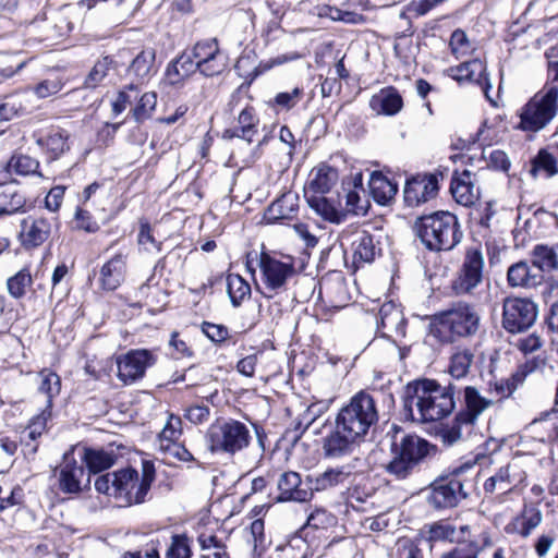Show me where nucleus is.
Listing matches in <instances>:
<instances>
[{"label":"nucleus","mask_w":558,"mask_h":558,"mask_svg":"<svg viewBox=\"0 0 558 558\" xmlns=\"http://www.w3.org/2000/svg\"><path fill=\"white\" fill-rule=\"evenodd\" d=\"M460 392L461 387L454 383L442 387L434 379L415 380L407 386L404 411L412 421H439L452 413L456 408L454 395Z\"/></svg>","instance_id":"obj_1"},{"label":"nucleus","mask_w":558,"mask_h":558,"mask_svg":"<svg viewBox=\"0 0 558 558\" xmlns=\"http://www.w3.org/2000/svg\"><path fill=\"white\" fill-rule=\"evenodd\" d=\"M391 437L390 451L392 459L386 465V472L396 480H405L418 469L428 457L437 451L435 445L416 435L405 434L403 429L392 424L387 432Z\"/></svg>","instance_id":"obj_2"},{"label":"nucleus","mask_w":558,"mask_h":558,"mask_svg":"<svg viewBox=\"0 0 558 558\" xmlns=\"http://www.w3.org/2000/svg\"><path fill=\"white\" fill-rule=\"evenodd\" d=\"M480 326L481 315L476 305L460 301L433 316L429 335L439 343H453L475 336Z\"/></svg>","instance_id":"obj_3"},{"label":"nucleus","mask_w":558,"mask_h":558,"mask_svg":"<svg viewBox=\"0 0 558 558\" xmlns=\"http://www.w3.org/2000/svg\"><path fill=\"white\" fill-rule=\"evenodd\" d=\"M414 231L422 244L432 252L451 251L463 238L457 216L445 210L418 217Z\"/></svg>","instance_id":"obj_4"},{"label":"nucleus","mask_w":558,"mask_h":558,"mask_svg":"<svg viewBox=\"0 0 558 558\" xmlns=\"http://www.w3.org/2000/svg\"><path fill=\"white\" fill-rule=\"evenodd\" d=\"M558 114V86L544 85L520 109L517 129L525 133L545 130Z\"/></svg>","instance_id":"obj_5"},{"label":"nucleus","mask_w":558,"mask_h":558,"mask_svg":"<svg viewBox=\"0 0 558 558\" xmlns=\"http://www.w3.org/2000/svg\"><path fill=\"white\" fill-rule=\"evenodd\" d=\"M378 422L377 404L374 397L365 391L355 393L339 411L337 427L360 439Z\"/></svg>","instance_id":"obj_6"},{"label":"nucleus","mask_w":558,"mask_h":558,"mask_svg":"<svg viewBox=\"0 0 558 558\" xmlns=\"http://www.w3.org/2000/svg\"><path fill=\"white\" fill-rule=\"evenodd\" d=\"M155 465L148 460L142 462L141 478L135 469L120 470L118 486L114 488V498L122 500L125 506L144 502L155 481Z\"/></svg>","instance_id":"obj_7"},{"label":"nucleus","mask_w":558,"mask_h":558,"mask_svg":"<svg viewBox=\"0 0 558 558\" xmlns=\"http://www.w3.org/2000/svg\"><path fill=\"white\" fill-rule=\"evenodd\" d=\"M251 438L247 426L236 420L213 425L207 433L211 452L234 454L245 449L250 445Z\"/></svg>","instance_id":"obj_8"},{"label":"nucleus","mask_w":558,"mask_h":558,"mask_svg":"<svg viewBox=\"0 0 558 558\" xmlns=\"http://www.w3.org/2000/svg\"><path fill=\"white\" fill-rule=\"evenodd\" d=\"M426 490V501L435 510L454 508L469 496L464 490V482L460 478V470L449 476L436 478Z\"/></svg>","instance_id":"obj_9"},{"label":"nucleus","mask_w":558,"mask_h":558,"mask_svg":"<svg viewBox=\"0 0 558 558\" xmlns=\"http://www.w3.org/2000/svg\"><path fill=\"white\" fill-rule=\"evenodd\" d=\"M538 306L531 299L508 296L502 303L501 325L509 333H521L536 322Z\"/></svg>","instance_id":"obj_10"},{"label":"nucleus","mask_w":558,"mask_h":558,"mask_svg":"<svg viewBox=\"0 0 558 558\" xmlns=\"http://www.w3.org/2000/svg\"><path fill=\"white\" fill-rule=\"evenodd\" d=\"M259 268L265 289L269 291L267 298H272L275 293L286 288L290 278L295 275V267L292 260L282 262L266 252L259 255Z\"/></svg>","instance_id":"obj_11"},{"label":"nucleus","mask_w":558,"mask_h":558,"mask_svg":"<svg viewBox=\"0 0 558 558\" xmlns=\"http://www.w3.org/2000/svg\"><path fill=\"white\" fill-rule=\"evenodd\" d=\"M483 253L478 248L466 250L462 265L452 281L456 294H471L483 281Z\"/></svg>","instance_id":"obj_12"},{"label":"nucleus","mask_w":558,"mask_h":558,"mask_svg":"<svg viewBox=\"0 0 558 558\" xmlns=\"http://www.w3.org/2000/svg\"><path fill=\"white\" fill-rule=\"evenodd\" d=\"M156 363V356L146 349L131 350L118 359V377L124 384H133L144 377L148 367Z\"/></svg>","instance_id":"obj_13"},{"label":"nucleus","mask_w":558,"mask_h":558,"mask_svg":"<svg viewBox=\"0 0 558 558\" xmlns=\"http://www.w3.org/2000/svg\"><path fill=\"white\" fill-rule=\"evenodd\" d=\"M438 177L435 173L416 174L407 180L403 189L404 203L418 206L434 198L438 193Z\"/></svg>","instance_id":"obj_14"},{"label":"nucleus","mask_w":558,"mask_h":558,"mask_svg":"<svg viewBox=\"0 0 558 558\" xmlns=\"http://www.w3.org/2000/svg\"><path fill=\"white\" fill-rule=\"evenodd\" d=\"M462 390L464 408L459 411V420L466 422V425L472 427L476 424L481 414L495 404V398L483 397L478 389L473 386L461 387Z\"/></svg>","instance_id":"obj_15"},{"label":"nucleus","mask_w":558,"mask_h":558,"mask_svg":"<svg viewBox=\"0 0 558 558\" xmlns=\"http://www.w3.org/2000/svg\"><path fill=\"white\" fill-rule=\"evenodd\" d=\"M157 73L156 52L153 48L141 50L134 56L126 69V74L138 87L149 82Z\"/></svg>","instance_id":"obj_16"},{"label":"nucleus","mask_w":558,"mask_h":558,"mask_svg":"<svg viewBox=\"0 0 558 558\" xmlns=\"http://www.w3.org/2000/svg\"><path fill=\"white\" fill-rule=\"evenodd\" d=\"M51 233V225L45 218L27 217L21 221L19 234L22 246L26 250L40 246Z\"/></svg>","instance_id":"obj_17"},{"label":"nucleus","mask_w":558,"mask_h":558,"mask_svg":"<svg viewBox=\"0 0 558 558\" xmlns=\"http://www.w3.org/2000/svg\"><path fill=\"white\" fill-rule=\"evenodd\" d=\"M474 178L475 174L469 170L453 172L450 183V192L458 204L470 207L478 199L480 189L475 186Z\"/></svg>","instance_id":"obj_18"},{"label":"nucleus","mask_w":558,"mask_h":558,"mask_svg":"<svg viewBox=\"0 0 558 558\" xmlns=\"http://www.w3.org/2000/svg\"><path fill=\"white\" fill-rule=\"evenodd\" d=\"M277 487L279 495L276 497V500L279 502H305L312 498L310 487H302L301 475L298 472L288 471L281 473L278 478Z\"/></svg>","instance_id":"obj_19"},{"label":"nucleus","mask_w":558,"mask_h":558,"mask_svg":"<svg viewBox=\"0 0 558 558\" xmlns=\"http://www.w3.org/2000/svg\"><path fill=\"white\" fill-rule=\"evenodd\" d=\"M352 250L354 264H371L381 254L380 236L365 230L357 231Z\"/></svg>","instance_id":"obj_20"},{"label":"nucleus","mask_w":558,"mask_h":558,"mask_svg":"<svg viewBox=\"0 0 558 558\" xmlns=\"http://www.w3.org/2000/svg\"><path fill=\"white\" fill-rule=\"evenodd\" d=\"M405 326L407 320L397 305L392 302L381 305L378 313L377 328L383 337H392L393 335L404 337Z\"/></svg>","instance_id":"obj_21"},{"label":"nucleus","mask_w":558,"mask_h":558,"mask_svg":"<svg viewBox=\"0 0 558 558\" xmlns=\"http://www.w3.org/2000/svg\"><path fill=\"white\" fill-rule=\"evenodd\" d=\"M299 211V195L288 191L275 199L266 209L264 219L267 223H277L284 220H292Z\"/></svg>","instance_id":"obj_22"},{"label":"nucleus","mask_w":558,"mask_h":558,"mask_svg":"<svg viewBox=\"0 0 558 558\" xmlns=\"http://www.w3.org/2000/svg\"><path fill=\"white\" fill-rule=\"evenodd\" d=\"M128 254L117 253L100 268L99 284L102 290L114 291L124 281Z\"/></svg>","instance_id":"obj_23"},{"label":"nucleus","mask_w":558,"mask_h":558,"mask_svg":"<svg viewBox=\"0 0 558 558\" xmlns=\"http://www.w3.org/2000/svg\"><path fill=\"white\" fill-rule=\"evenodd\" d=\"M543 270L525 260L512 264L507 271V280L512 288H534L543 281Z\"/></svg>","instance_id":"obj_24"},{"label":"nucleus","mask_w":558,"mask_h":558,"mask_svg":"<svg viewBox=\"0 0 558 558\" xmlns=\"http://www.w3.org/2000/svg\"><path fill=\"white\" fill-rule=\"evenodd\" d=\"M351 475L352 471L349 465L328 468L317 475L307 476L310 492L313 494V492H324L344 485Z\"/></svg>","instance_id":"obj_25"},{"label":"nucleus","mask_w":558,"mask_h":558,"mask_svg":"<svg viewBox=\"0 0 558 558\" xmlns=\"http://www.w3.org/2000/svg\"><path fill=\"white\" fill-rule=\"evenodd\" d=\"M258 122L259 120L255 114L254 108L246 106L239 113L238 125L225 130L223 138L232 140L238 137L252 143L257 134Z\"/></svg>","instance_id":"obj_26"},{"label":"nucleus","mask_w":558,"mask_h":558,"mask_svg":"<svg viewBox=\"0 0 558 558\" xmlns=\"http://www.w3.org/2000/svg\"><path fill=\"white\" fill-rule=\"evenodd\" d=\"M359 439L355 435H349L336 426L335 430L324 439V456L332 459L347 456L352 451L353 444Z\"/></svg>","instance_id":"obj_27"},{"label":"nucleus","mask_w":558,"mask_h":558,"mask_svg":"<svg viewBox=\"0 0 558 558\" xmlns=\"http://www.w3.org/2000/svg\"><path fill=\"white\" fill-rule=\"evenodd\" d=\"M35 143L44 150L50 160L58 159L62 154L69 150L68 137L65 132L52 130L49 133H34Z\"/></svg>","instance_id":"obj_28"},{"label":"nucleus","mask_w":558,"mask_h":558,"mask_svg":"<svg viewBox=\"0 0 558 558\" xmlns=\"http://www.w3.org/2000/svg\"><path fill=\"white\" fill-rule=\"evenodd\" d=\"M403 106V100L395 87H386L372 96L369 107L379 114L395 116Z\"/></svg>","instance_id":"obj_29"},{"label":"nucleus","mask_w":558,"mask_h":558,"mask_svg":"<svg viewBox=\"0 0 558 558\" xmlns=\"http://www.w3.org/2000/svg\"><path fill=\"white\" fill-rule=\"evenodd\" d=\"M543 520L542 511L535 506H524L520 515L506 526L508 533L517 532L526 538L531 535Z\"/></svg>","instance_id":"obj_30"},{"label":"nucleus","mask_w":558,"mask_h":558,"mask_svg":"<svg viewBox=\"0 0 558 558\" xmlns=\"http://www.w3.org/2000/svg\"><path fill=\"white\" fill-rule=\"evenodd\" d=\"M368 186L374 201L379 205H388L398 192V183L392 182L379 171L371 173Z\"/></svg>","instance_id":"obj_31"},{"label":"nucleus","mask_w":558,"mask_h":558,"mask_svg":"<svg viewBox=\"0 0 558 558\" xmlns=\"http://www.w3.org/2000/svg\"><path fill=\"white\" fill-rule=\"evenodd\" d=\"M517 465L508 463L505 466L498 469V471L484 483L485 493L493 494L497 488L502 490L504 494L511 492V485L517 481L523 480L524 472L519 475L514 472Z\"/></svg>","instance_id":"obj_32"},{"label":"nucleus","mask_w":558,"mask_h":558,"mask_svg":"<svg viewBox=\"0 0 558 558\" xmlns=\"http://www.w3.org/2000/svg\"><path fill=\"white\" fill-rule=\"evenodd\" d=\"M198 71V64L191 51H183L167 68L166 75L170 84L175 85Z\"/></svg>","instance_id":"obj_33"},{"label":"nucleus","mask_w":558,"mask_h":558,"mask_svg":"<svg viewBox=\"0 0 558 558\" xmlns=\"http://www.w3.org/2000/svg\"><path fill=\"white\" fill-rule=\"evenodd\" d=\"M531 262L544 272L558 270V243L536 244L531 251Z\"/></svg>","instance_id":"obj_34"},{"label":"nucleus","mask_w":558,"mask_h":558,"mask_svg":"<svg viewBox=\"0 0 558 558\" xmlns=\"http://www.w3.org/2000/svg\"><path fill=\"white\" fill-rule=\"evenodd\" d=\"M51 417V411L49 409H43L40 414L32 418L26 427V435L23 440L24 447L28 454H35L37 452L36 439L39 438L46 430L47 422Z\"/></svg>","instance_id":"obj_35"},{"label":"nucleus","mask_w":558,"mask_h":558,"mask_svg":"<svg viewBox=\"0 0 558 558\" xmlns=\"http://www.w3.org/2000/svg\"><path fill=\"white\" fill-rule=\"evenodd\" d=\"M38 392L46 396V407L51 411L53 398L61 391V379L59 375L50 369H43L38 373Z\"/></svg>","instance_id":"obj_36"},{"label":"nucleus","mask_w":558,"mask_h":558,"mask_svg":"<svg viewBox=\"0 0 558 558\" xmlns=\"http://www.w3.org/2000/svg\"><path fill=\"white\" fill-rule=\"evenodd\" d=\"M84 469L75 462L65 463L59 475V487L65 494H76L81 490L80 477L83 476Z\"/></svg>","instance_id":"obj_37"},{"label":"nucleus","mask_w":558,"mask_h":558,"mask_svg":"<svg viewBox=\"0 0 558 558\" xmlns=\"http://www.w3.org/2000/svg\"><path fill=\"white\" fill-rule=\"evenodd\" d=\"M452 77L458 82H476L481 83L485 75L486 66L480 59H473L462 62L458 66L451 69Z\"/></svg>","instance_id":"obj_38"},{"label":"nucleus","mask_w":558,"mask_h":558,"mask_svg":"<svg viewBox=\"0 0 558 558\" xmlns=\"http://www.w3.org/2000/svg\"><path fill=\"white\" fill-rule=\"evenodd\" d=\"M474 353L470 349H459L450 357L449 374L454 379L464 378L473 364Z\"/></svg>","instance_id":"obj_39"},{"label":"nucleus","mask_w":558,"mask_h":558,"mask_svg":"<svg viewBox=\"0 0 558 558\" xmlns=\"http://www.w3.org/2000/svg\"><path fill=\"white\" fill-rule=\"evenodd\" d=\"M338 180V171L329 166L317 169L315 177L310 182V189L317 194L328 193Z\"/></svg>","instance_id":"obj_40"},{"label":"nucleus","mask_w":558,"mask_h":558,"mask_svg":"<svg viewBox=\"0 0 558 558\" xmlns=\"http://www.w3.org/2000/svg\"><path fill=\"white\" fill-rule=\"evenodd\" d=\"M227 292L231 304L238 307L245 298L251 295V286L238 274H229L227 276Z\"/></svg>","instance_id":"obj_41"},{"label":"nucleus","mask_w":558,"mask_h":558,"mask_svg":"<svg viewBox=\"0 0 558 558\" xmlns=\"http://www.w3.org/2000/svg\"><path fill=\"white\" fill-rule=\"evenodd\" d=\"M193 539L186 533L172 534L165 558H192Z\"/></svg>","instance_id":"obj_42"},{"label":"nucleus","mask_w":558,"mask_h":558,"mask_svg":"<svg viewBox=\"0 0 558 558\" xmlns=\"http://www.w3.org/2000/svg\"><path fill=\"white\" fill-rule=\"evenodd\" d=\"M198 545L206 554L199 557L230 558L226 544L214 534L202 533L197 537Z\"/></svg>","instance_id":"obj_43"},{"label":"nucleus","mask_w":558,"mask_h":558,"mask_svg":"<svg viewBox=\"0 0 558 558\" xmlns=\"http://www.w3.org/2000/svg\"><path fill=\"white\" fill-rule=\"evenodd\" d=\"M117 61L111 56H105L99 59L85 78L84 85L86 88L97 87L104 78L108 75L110 70H116Z\"/></svg>","instance_id":"obj_44"},{"label":"nucleus","mask_w":558,"mask_h":558,"mask_svg":"<svg viewBox=\"0 0 558 558\" xmlns=\"http://www.w3.org/2000/svg\"><path fill=\"white\" fill-rule=\"evenodd\" d=\"M84 461L89 472L97 474L114 463V456L105 450L85 449Z\"/></svg>","instance_id":"obj_45"},{"label":"nucleus","mask_w":558,"mask_h":558,"mask_svg":"<svg viewBox=\"0 0 558 558\" xmlns=\"http://www.w3.org/2000/svg\"><path fill=\"white\" fill-rule=\"evenodd\" d=\"M538 171L546 172L547 177H553L558 173L556 157L545 148L539 149L537 155L532 159L530 173L535 178Z\"/></svg>","instance_id":"obj_46"},{"label":"nucleus","mask_w":558,"mask_h":558,"mask_svg":"<svg viewBox=\"0 0 558 558\" xmlns=\"http://www.w3.org/2000/svg\"><path fill=\"white\" fill-rule=\"evenodd\" d=\"M336 521L337 519L332 513L323 508H317L308 514L305 524L300 530V533L304 534L308 529L326 530L335 525Z\"/></svg>","instance_id":"obj_47"},{"label":"nucleus","mask_w":558,"mask_h":558,"mask_svg":"<svg viewBox=\"0 0 558 558\" xmlns=\"http://www.w3.org/2000/svg\"><path fill=\"white\" fill-rule=\"evenodd\" d=\"M304 97V88L295 86L290 92L278 93L269 102L274 109L291 110Z\"/></svg>","instance_id":"obj_48"},{"label":"nucleus","mask_w":558,"mask_h":558,"mask_svg":"<svg viewBox=\"0 0 558 558\" xmlns=\"http://www.w3.org/2000/svg\"><path fill=\"white\" fill-rule=\"evenodd\" d=\"M429 537L433 541H448L450 543L465 542L464 535H459L458 527L450 523H436L430 526Z\"/></svg>","instance_id":"obj_49"},{"label":"nucleus","mask_w":558,"mask_h":558,"mask_svg":"<svg viewBox=\"0 0 558 558\" xmlns=\"http://www.w3.org/2000/svg\"><path fill=\"white\" fill-rule=\"evenodd\" d=\"M9 167L14 170L16 174L21 175H31L37 174L41 177V173L38 172L39 161L27 155H14L11 157L9 161Z\"/></svg>","instance_id":"obj_50"},{"label":"nucleus","mask_w":558,"mask_h":558,"mask_svg":"<svg viewBox=\"0 0 558 558\" xmlns=\"http://www.w3.org/2000/svg\"><path fill=\"white\" fill-rule=\"evenodd\" d=\"M136 105L132 110L133 118L136 122H143L150 118L151 112L155 110L157 104V96L155 93H145L140 98L137 97Z\"/></svg>","instance_id":"obj_51"},{"label":"nucleus","mask_w":558,"mask_h":558,"mask_svg":"<svg viewBox=\"0 0 558 558\" xmlns=\"http://www.w3.org/2000/svg\"><path fill=\"white\" fill-rule=\"evenodd\" d=\"M32 284V276L27 269H22L7 281L11 296L20 299L25 294L26 288Z\"/></svg>","instance_id":"obj_52"},{"label":"nucleus","mask_w":558,"mask_h":558,"mask_svg":"<svg viewBox=\"0 0 558 558\" xmlns=\"http://www.w3.org/2000/svg\"><path fill=\"white\" fill-rule=\"evenodd\" d=\"M220 51L216 38L198 41L192 48V57L195 58L197 64L204 63Z\"/></svg>","instance_id":"obj_53"},{"label":"nucleus","mask_w":558,"mask_h":558,"mask_svg":"<svg viewBox=\"0 0 558 558\" xmlns=\"http://www.w3.org/2000/svg\"><path fill=\"white\" fill-rule=\"evenodd\" d=\"M521 378L518 374L512 375L507 379L496 381L490 388V395H495V403L509 398L518 388Z\"/></svg>","instance_id":"obj_54"},{"label":"nucleus","mask_w":558,"mask_h":558,"mask_svg":"<svg viewBox=\"0 0 558 558\" xmlns=\"http://www.w3.org/2000/svg\"><path fill=\"white\" fill-rule=\"evenodd\" d=\"M140 87L134 83H130L124 89L119 92L117 99L112 104V110L116 114L121 113L129 105L137 100Z\"/></svg>","instance_id":"obj_55"},{"label":"nucleus","mask_w":558,"mask_h":558,"mask_svg":"<svg viewBox=\"0 0 558 558\" xmlns=\"http://www.w3.org/2000/svg\"><path fill=\"white\" fill-rule=\"evenodd\" d=\"M308 205L316 210L324 219L335 222L338 221L339 215L336 208L323 195L311 196L307 198Z\"/></svg>","instance_id":"obj_56"},{"label":"nucleus","mask_w":558,"mask_h":558,"mask_svg":"<svg viewBox=\"0 0 558 558\" xmlns=\"http://www.w3.org/2000/svg\"><path fill=\"white\" fill-rule=\"evenodd\" d=\"M302 56L299 52L291 51L287 53L279 54L275 58H271L266 61H260L258 65L253 71V77H257L258 75L269 71L274 66L281 65L287 62L299 60Z\"/></svg>","instance_id":"obj_57"},{"label":"nucleus","mask_w":558,"mask_h":558,"mask_svg":"<svg viewBox=\"0 0 558 558\" xmlns=\"http://www.w3.org/2000/svg\"><path fill=\"white\" fill-rule=\"evenodd\" d=\"M47 32L45 39L46 40H58L64 36H66L72 31V24L68 21L65 16H58L53 24L46 25Z\"/></svg>","instance_id":"obj_58"},{"label":"nucleus","mask_w":558,"mask_h":558,"mask_svg":"<svg viewBox=\"0 0 558 558\" xmlns=\"http://www.w3.org/2000/svg\"><path fill=\"white\" fill-rule=\"evenodd\" d=\"M120 471L99 475L95 481V488L98 493L114 497V488L118 486Z\"/></svg>","instance_id":"obj_59"},{"label":"nucleus","mask_w":558,"mask_h":558,"mask_svg":"<svg viewBox=\"0 0 558 558\" xmlns=\"http://www.w3.org/2000/svg\"><path fill=\"white\" fill-rule=\"evenodd\" d=\"M226 63L221 51L218 54L211 57L204 63L198 64V71L204 76H215L220 74L225 70Z\"/></svg>","instance_id":"obj_60"},{"label":"nucleus","mask_w":558,"mask_h":558,"mask_svg":"<svg viewBox=\"0 0 558 558\" xmlns=\"http://www.w3.org/2000/svg\"><path fill=\"white\" fill-rule=\"evenodd\" d=\"M202 331L215 343H221L229 337V329L225 325H217L209 322L202 324Z\"/></svg>","instance_id":"obj_61"},{"label":"nucleus","mask_w":558,"mask_h":558,"mask_svg":"<svg viewBox=\"0 0 558 558\" xmlns=\"http://www.w3.org/2000/svg\"><path fill=\"white\" fill-rule=\"evenodd\" d=\"M74 220L76 228L86 232H96L99 230V223L92 217L88 210L77 208L75 211Z\"/></svg>","instance_id":"obj_62"},{"label":"nucleus","mask_w":558,"mask_h":558,"mask_svg":"<svg viewBox=\"0 0 558 558\" xmlns=\"http://www.w3.org/2000/svg\"><path fill=\"white\" fill-rule=\"evenodd\" d=\"M63 87V83L60 78H48L35 86V94L39 98H46L59 93Z\"/></svg>","instance_id":"obj_63"},{"label":"nucleus","mask_w":558,"mask_h":558,"mask_svg":"<svg viewBox=\"0 0 558 558\" xmlns=\"http://www.w3.org/2000/svg\"><path fill=\"white\" fill-rule=\"evenodd\" d=\"M487 166L494 170L508 172L511 162L508 155L504 150L494 149L488 155Z\"/></svg>","instance_id":"obj_64"}]
</instances>
